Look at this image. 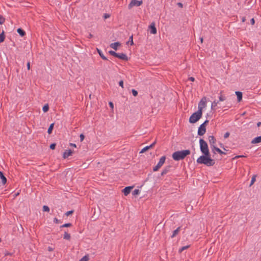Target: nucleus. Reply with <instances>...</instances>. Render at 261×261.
Wrapping results in <instances>:
<instances>
[{
  "instance_id": "35",
  "label": "nucleus",
  "mask_w": 261,
  "mask_h": 261,
  "mask_svg": "<svg viewBox=\"0 0 261 261\" xmlns=\"http://www.w3.org/2000/svg\"><path fill=\"white\" fill-rule=\"evenodd\" d=\"M71 225H72L71 223H66V224L62 225V226H61V227H70Z\"/></svg>"
},
{
  "instance_id": "47",
  "label": "nucleus",
  "mask_w": 261,
  "mask_h": 261,
  "mask_svg": "<svg viewBox=\"0 0 261 261\" xmlns=\"http://www.w3.org/2000/svg\"><path fill=\"white\" fill-rule=\"evenodd\" d=\"M209 121L208 120H206L202 124V125L206 126V125L208 123Z\"/></svg>"
},
{
  "instance_id": "7",
  "label": "nucleus",
  "mask_w": 261,
  "mask_h": 261,
  "mask_svg": "<svg viewBox=\"0 0 261 261\" xmlns=\"http://www.w3.org/2000/svg\"><path fill=\"white\" fill-rule=\"evenodd\" d=\"M208 141L210 143V144L211 145V148L213 147L214 146H215V144L216 142V139L215 138V137L213 136H210L208 137Z\"/></svg>"
},
{
  "instance_id": "9",
  "label": "nucleus",
  "mask_w": 261,
  "mask_h": 261,
  "mask_svg": "<svg viewBox=\"0 0 261 261\" xmlns=\"http://www.w3.org/2000/svg\"><path fill=\"white\" fill-rule=\"evenodd\" d=\"M150 33L152 34L156 33V29L154 23H152L149 27Z\"/></svg>"
},
{
  "instance_id": "57",
  "label": "nucleus",
  "mask_w": 261,
  "mask_h": 261,
  "mask_svg": "<svg viewBox=\"0 0 261 261\" xmlns=\"http://www.w3.org/2000/svg\"><path fill=\"white\" fill-rule=\"evenodd\" d=\"M246 19L245 17H242V22H244L245 21Z\"/></svg>"
},
{
  "instance_id": "23",
  "label": "nucleus",
  "mask_w": 261,
  "mask_h": 261,
  "mask_svg": "<svg viewBox=\"0 0 261 261\" xmlns=\"http://www.w3.org/2000/svg\"><path fill=\"white\" fill-rule=\"evenodd\" d=\"M97 52L99 54V55L100 56V57L103 59V60H107V58L104 56L103 54L102 53V51L100 50V49H97Z\"/></svg>"
},
{
  "instance_id": "52",
  "label": "nucleus",
  "mask_w": 261,
  "mask_h": 261,
  "mask_svg": "<svg viewBox=\"0 0 261 261\" xmlns=\"http://www.w3.org/2000/svg\"><path fill=\"white\" fill-rule=\"evenodd\" d=\"M177 5H178L179 7H180V8H182V6H183L182 4V3H177Z\"/></svg>"
},
{
  "instance_id": "41",
  "label": "nucleus",
  "mask_w": 261,
  "mask_h": 261,
  "mask_svg": "<svg viewBox=\"0 0 261 261\" xmlns=\"http://www.w3.org/2000/svg\"><path fill=\"white\" fill-rule=\"evenodd\" d=\"M80 141H81V142H82V141L84 140V138H85V136H84V134H81L80 135Z\"/></svg>"
},
{
  "instance_id": "2",
  "label": "nucleus",
  "mask_w": 261,
  "mask_h": 261,
  "mask_svg": "<svg viewBox=\"0 0 261 261\" xmlns=\"http://www.w3.org/2000/svg\"><path fill=\"white\" fill-rule=\"evenodd\" d=\"M191 153L190 150H183L181 151H177L174 152L172 154V158L175 161H180L183 160L185 158V157L189 155Z\"/></svg>"
},
{
  "instance_id": "17",
  "label": "nucleus",
  "mask_w": 261,
  "mask_h": 261,
  "mask_svg": "<svg viewBox=\"0 0 261 261\" xmlns=\"http://www.w3.org/2000/svg\"><path fill=\"white\" fill-rule=\"evenodd\" d=\"M0 178L2 179V182L3 185H5L7 182V178L4 176L3 173L0 171Z\"/></svg>"
},
{
  "instance_id": "18",
  "label": "nucleus",
  "mask_w": 261,
  "mask_h": 261,
  "mask_svg": "<svg viewBox=\"0 0 261 261\" xmlns=\"http://www.w3.org/2000/svg\"><path fill=\"white\" fill-rule=\"evenodd\" d=\"M261 142V136L254 138L251 142L252 144H256Z\"/></svg>"
},
{
  "instance_id": "54",
  "label": "nucleus",
  "mask_w": 261,
  "mask_h": 261,
  "mask_svg": "<svg viewBox=\"0 0 261 261\" xmlns=\"http://www.w3.org/2000/svg\"><path fill=\"white\" fill-rule=\"evenodd\" d=\"M243 157H246V156L245 155H237L236 156V158H243Z\"/></svg>"
},
{
  "instance_id": "29",
  "label": "nucleus",
  "mask_w": 261,
  "mask_h": 261,
  "mask_svg": "<svg viewBox=\"0 0 261 261\" xmlns=\"http://www.w3.org/2000/svg\"><path fill=\"white\" fill-rule=\"evenodd\" d=\"M190 247V245H187V246H183L181 248H180L179 249V252H181L182 251H183L184 250L188 249L189 247Z\"/></svg>"
},
{
  "instance_id": "11",
  "label": "nucleus",
  "mask_w": 261,
  "mask_h": 261,
  "mask_svg": "<svg viewBox=\"0 0 261 261\" xmlns=\"http://www.w3.org/2000/svg\"><path fill=\"white\" fill-rule=\"evenodd\" d=\"M206 106V101L205 99L204 98H202L201 100L200 101V102L198 103V110L199 109V108H201V111H202L203 108L205 107Z\"/></svg>"
},
{
  "instance_id": "45",
  "label": "nucleus",
  "mask_w": 261,
  "mask_h": 261,
  "mask_svg": "<svg viewBox=\"0 0 261 261\" xmlns=\"http://www.w3.org/2000/svg\"><path fill=\"white\" fill-rule=\"evenodd\" d=\"M73 213V211H68L66 213L65 215L67 216H68L69 215H70V214H72Z\"/></svg>"
},
{
  "instance_id": "37",
  "label": "nucleus",
  "mask_w": 261,
  "mask_h": 261,
  "mask_svg": "<svg viewBox=\"0 0 261 261\" xmlns=\"http://www.w3.org/2000/svg\"><path fill=\"white\" fill-rule=\"evenodd\" d=\"M5 19L1 15H0V24L4 23Z\"/></svg>"
},
{
  "instance_id": "12",
  "label": "nucleus",
  "mask_w": 261,
  "mask_h": 261,
  "mask_svg": "<svg viewBox=\"0 0 261 261\" xmlns=\"http://www.w3.org/2000/svg\"><path fill=\"white\" fill-rule=\"evenodd\" d=\"M72 154V151L70 149L66 150L63 155L64 159H66Z\"/></svg>"
},
{
  "instance_id": "5",
  "label": "nucleus",
  "mask_w": 261,
  "mask_h": 261,
  "mask_svg": "<svg viewBox=\"0 0 261 261\" xmlns=\"http://www.w3.org/2000/svg\"><path fill=\"white\" fill-rule=\"evenodd\" d=\"M142 1L132 0L128 6V9H130L134 6H140L142 4Z\"/></svg>"
},
{
  "instance_id": "21",
  "label": "nucleus",
  "mask_w": 261,
  "mask_h": 261,
  "mask_svg": "<svg viewBox=\"0 0 261 261\" xmlns=\"http://www.w3.org/2000/svg\"><path fill=\"white\" fill-rule=\"evenodd\" d=\"M180 230V227H177L175 230L173 231V233L171 236V238H173L175 237L179 232Z\"/></svg>"
},
{
  "instance_id": "10",
  "label": "nucleus",
  "mask_w": 261,
  "mask_h": 261,
  "mask_svg": "<svg viewBox=\"0 0 261 261\" xmlns=\"http://www.w3.org/2000/svg\"><path fill=\"white\" fill-rule=\"evenodd\" d=\"M171 168V167L170 166L165 167L161 173V176H164L168 173L170 171Z\"/></svg>"
},
{
  "instance_id": "13",
  "label": "nucleus",
  "mask_w": 261,
  "mask_h": 261,
  "mask_svg": "<svg viewBox=\"0 0 261 261\" xmlns=\"http://www.w3.org/2000/svg\"><path fill=\"white\" fill-rule=\"evenodd\" d=\"M133 187H126L123 190V194L125 196H127L130 192L131 189H132Z\"/></svg>"
},
{
  "instance_id": "33",
  "label": "nucleus",
  "mask_w": 261,
  "mask_h": 261,
  "mask_svg": "<svg viewBox=\"0 0 261 261\" xmlns=\"http://www.w3.org/2000/svg\"><path fill=\"white\" fill-rule=\"evenodd\" d=\"M219 101H223L226 100V97L224 95H221L219 97Z\"/></svg>"
},
{
  "instance_id": "48",
  "label": "nucleus",
  "mask_w": 261,
  "mask_h": 261,
  "mask_svg": "<svg viewBox=\"0 0 261 261\" xmlns=\"http://www.w3.org/2000/svg\"><path fill=\"white\" fill-rule=\"evenodd\" d=\"M189 80L192 82H194L195 81V79L194 77L191 76L189 78Z\"/></svg>"
},
{
  "instance_id": "30",
  "label": "nucleus",
  "mask_w": 261,
  "mask_h": 261,
  "mask_svg": "<svg viewBox=\"0 0 261 261\" xmlns=\"http://www.w3.org/2000/svg\"><path fill=\"white\" fill-rule=\"evenodd\" d=\"M49 110V107H48V105H45V106H43V108H42V110L44 112H46L48 111Z\"/></svg>"
},
{
  "instance_id": "44",
  "label": "nucleus",
  "mask_w": 261,
  "mask_h": 261,
  "mask_svg": "<svg viewBox=\"0 0 261 261\" xmlns=\"http://www.w3.org/2000/svg\"><path fill=\"white\" fill-rule=\"evenodd\" d=\"M54 222L55 223H59L60 222V220L58 219L57 218H55L54 219Z\"/></svg>"
},
{
  "instance_id": "50",
  "label": "nucleus",
  "mask_w": 261,
  "mask_h": 261,
  "mask_svg": "<svg viewBox=\"0 0 261 261\" xmlns=\"http://www.w3.org/2000/svg\"><path fill=\"white\" fill-rule=\"evenodd\" d=\"M27 68L28 70H30V62L27 63Z\"/></svg>"
},
{
  "instance_id": "40",
  "label": "nucleus",
  "mask_w": 261,
  "mask_h": 261,
  "mask_svg": "<svg viewBox=\"0 0 261 261\" xmlns=\"http://www.w3.org/2000/svg\"><path fill=\"white\" fill-rule=\"evenodd\" d=\"M160 168L157 165L153 167V171L155 172L159 170V169Z\"/></svg>"
},
{
  "instance_id": "53",
  "label": "nucleus",
  "mask_w": 261,
  "mask_h": 261,
  "mask_svg": "<svg viewBox=\"0 0 261 261\" xmlns=\"http://www.w3.org/2000/svg\"><path fill=\"white\" fill-rule=\"evenodd\" d=\"M87 37H88V38H92V37H93V35H92V34H91V33H89V34H88V36H87Z\"/></svg>"
},
{
  "instance_id": "38",
  "label": "nucleus",
  "mask_w": 261,
  "mask_h": 261,
  "mask_svg": "<svg viewBox=\"0 0 261 261\" xmlns=\"http://www.w3.org/2000/svg\"><path fill=\"white\" fill-rule=\"evenodd\" d=\"M140 193V191L138 190V189H135L133 192V194L134 195H138Z\"/></svg>"
},
{
  "instance_id": "26",
  "label": "nucleus",
  "mask_w": 261,
  "mask_h": 261,
  "mask_svg": "<svg viewBox=\"0 0 261 261\" xmlns=\"http://www.w3.org/2000/svg\"><path fill=\"white\" fill-rule=\"evenodd\" d=\"M63 238L64 239L69 240L70 239V234L65 231L64 234Z\"/></svg>"
},
{
  "instance_id": "15",
  "label": "nucleus",
  "mask_w": 261,
  "mask_h": 261,
  "mask_svg": "<svg viewBox=\"0 0 261 261\" xmlns=\"http://www.w3.org/2000/svg\"><path fill=\"white\" fill-rule=\"evenodd\" d=\"M165 160H166V156H162L160 158L159 162L157 164V165L159 167L161 168L163 165V164L165 163Z\"/></svg>"
},
{
  "instance_id": "59",
  "label": "nucleus",
  "mask_w": 261,
  "mask_h": 261,
  "mask_svg": "<svg viewBox=\"0 0 261 261\" xmlns=\"http://www.w3.org/2000/svg\"><path fill=\"white\" fill-rule=\"evenodd\" d=\"M200 40H201V42H202V41H203V38H200Z\"/></svg>"
},
{
  "instance_id": "58",
  "label": "nucleus",
  "mask_w": 261,
  "mask_h": 261,
  "mask_svg": "<svg viewBox=\"0 0 261 261\" xmlns=\"http://www.w3.org/2000/svg\"><path fill=\"white\" fill-rule=\"evenodd\" d=\"M260 124H261V122H259L257 123V126H259Z\"/></svg>"
},
{
  "instance_id": "28",
  "label": "nucleus",
  "mask_w": 261,
  "mask_h": 261,
  "mask_svg": "<svg viewBox=\"0 0 261 261\" xmlns=\"http://www.w3.org/2000/svg\"><path fill=\"white\" fill-rule=\"evenodd\" d=\"M256 175H253L251 180V182H250V186H252L254 183V182L255 181V180H256Z\"/></svg>"
},
{
  "instance_id": "55",
  "label": "nucleus",
  "mask_w": 261,
  "mask_h": 261,
  "mask_svg": "<svg viewBox=\"0 0 261 261\" xmlns=\"http://www.w3.org/2000/svg\"><path fill=\"white\" fill-rule=\"evenodd\" d=\"M109 105L112 108H113L114 106L112 102H109Z\"/></svg>"
},
{
  "instance_id": "20",
  "label": "nucleus",
  "mask_w": 261,
  "mask_h": 261,
  "mask_svg": "<svg viewBox=\"0 0 261 261\" xmlns=\"http://www.w3.org/2000/svg\"><path fill=\"white\" fill-rule=\"evenodd\" d=\"M236 94L237 96L238 101H240L242 99V93L240 91H236Z\"/></svg>"
},
{
  "instance_id": "60",
  "label": "nucleus",
  "mask_w": 261,
  "mask_h": 261,
  "mask_svg": "<svg viewBox=\"0 0 261 261\" xmlns=\"http://www.w3.org/2000/svg\"><path fill=\"white\" fill-rule=\"evenodd\" d=\"M10 254H10V253H6V254H5V255H10Z\"/></svg>"
},
{
  "instance_id": "39",
  "label": "nucleus",
  "mask_w": 261,
  "mask_h": 261,
  "mask_svg": "<svg viewBox=\"0 0 261 261\" xmlns=\"http://www.w3.org/2000/svg\"><path fill=\"white\" fill-rule=\"evenodd\" d=\"M132 94L134 96H137V95H138V92L135 90V89H132Z\"/></svg>"
},
{
  "instance_id": "8",
  "label": "nucleus",
  "mask_w": 261,
  "mask_h": 261,
  "mask_svg": "<svg viewBox=\"0 0 261 261\" xmlns=\"http://www.w3.org/2000/svg\"><path fill=\"white\" fill-rule=\"evenodd\" d=\"M116 57L124 61L128 60L127 55L124 53H117Z\"/></svg>"
},
{
  "instance_id": "3",
  "label": "nucleus",
  "mask_w": 261,
  "mask_h": 261,
  "mask_svg": "<svg viewBox=\"0 0 261 261\" xmlns=\"http://www.w3.org/2000/svg\"><path fill=\"white\" fill-rule=\"evenodd\" d=\"M202 112L201 108H199L198 111L194 113L190 116L189 118V122L191 123H195L198 121L202 117Z\"/></svg>"
},
{
  "instance_id": "27",
  "label": "nucleus",
  "mask_w": 261,
  "mask_h": 261,
  "mask_svg": "<svg viewBox=\"0 0 261 261\" xmlns=\"http://www.w3.org/2000/svg\"><path fill=\"white\" fill-rule=\"evenodd\" d=\"M89 259V255H86L80 259L79 261H88Z\"/></svg>"
},
{
  "instance_id": "19",
  "label": "nucleus",
  "mask_w": 261,
  "mask_h": 261,
  "mask_svg": "<svg viewBox=\"0 0 261 261\" xmlns=\"http://www.w3.org/2000/svg\"><path fill=\"white\" fill-rule=\"evenodd\" d=\"M119 45H120V43L119 42H116L111 43L110 46L115 50H117L118 46Z\"/></svg>"
},
{
  "instance_id": "51",
  "label": "nucleus",
  "mask_w": 261,
  "mask_h": 261,
  "mask_svg": "<svg viewBox=\"0 0 261 261\" xmlns=\"http://www.w3.org/2000/svg\"><path fill=\"white\" fill-rule=\"evenodd\" d=\"M70 146H72V147H76V144H75L72 143H70Z\"/></svg>"
},
{
  "instance_id": "1",
  "label": "nucleus",
  "mask_w": 261,
  "mask_h": 261,
  "mask_svg": "<svg viewBox=\"0 0 261 261\" xmlns=\"http://www.w3.org/2000/svg\"><path fill=\"white\" fill-rule=\"evenodd\" d=\"M203 155L200 156L197 160V162L198 164H203L207 166H213L215 162L214 160L211 158L210 153L206 154V153H203Z\"/></svg>"
},
{
  "instance_id": "31",
  "label": "nucleus",
  "mask_w": 261,
  "mask_h": 261,
  "mask_svg": "<svg viewBox=\"0 0 261 261\" xmlns=\"http://www.w3.org/2000/svg\"><path fill=\"white\" fill-rule=\"evenodd\" d=\"M133 35H132V36L129 37V40H128V41H127V44L130 43V44L131 45H132L134 44L133 40Z\"/></svg>"
},
{
  "instance_id": "6",
  "label": "nucleus",
  "mask_w": 261,
  "mask_h": 261,
  "mask_svg": "<svg viewBox=\"0 0 261 261\" xmlns=\"http://www.w3.org/2000/svg\"><path fill=\"white\" fill-rule=\"evenodd\" d=\"M206 132V126L201 124L198 129V135L203 136Z\"/></svg>"
},
{
  "instance_id": "24",
  "label": "nucleus",
  "mask_w": 261,
  "mask_h": 261,
  "mask_svg": "<svg viewBox=\"0 0 261 261\" xmlns=\"http://www.w3.org/2000/svg\"><path fill=\"white\" fill-rule=\"evenodd\" d=\"M5 39V32L4 31L0 34V43L4 41Z\"/></svg>"
},
{
  "instance_id": "43",
  "label": "nucleus",
  "mask_w": 261,
  "mask_h": 261,
  "mask_svg": "<svg viewBox=\"0 0 261 261\" xmlns=\"http://www.w3.org/2000/svg\"><path fill=\"white\" fill-rule=\"evenodd\" d=\"M229 135H230V133H229V132H226V133L224 134V138L225 139H226V138H228V137H229Z\"/></svg>"
},
{
  "instance_id": "4",
  "label": "nucleus",
  "mask_w": 261,
  "mask_h": 261,
  "mask_svg": "<svg viewBox=\"0 0 261 261\" xmlns=\"http://www.w3.org/2000/svg\"><path fill=\"white\" fill-rule=\"evenodd\" d=\"M200 149L202 153H210L208 148V145L206 141L203 139H200L199 140Z\"/></svg>"
},
{
  "instance_id": "36",
  "label": "nucleus",
  "mask_w": 261,
  "mask_h": 261,
  "mask_svg": "<svg viewBox=\"0 0 261 261\" xmlns=\"http://www.w3.org/2000/svg\"><path fill=\"white\" fill-rule=\"evenodd\" d=\"M43 211L44 212H49V208L48 206L44 205L43 206Z\"/></svg>"
},
{
  "instance_id": "16",
  "label": "nucleus",
  "mask_w": 261,
  "mask_h": 261,
  "mask_svg": "<svg viewBox=\"0 0 261 261\" xmlns=\"http://www.w3.org/2000/svg\"><path fill=\"white\" fill-rule=\"evenodd\" d=\"M156 142L154 141V142H153L151 145H150L149 146H145V147H144L142 150L140 152V153H143L144 152H145L146 151H147L148 149H149V148L152 147L155 144Z\"/></svg>"
},
{
  "instance_id": "42",
  "label": "nucleus",
  "mask_w": 261,
  "mask_h": 261,
  "mask_svg": "<svg viewBox=\"0 0 261 261\" xmlns=\"http://www.w3.org/2000/svg\"><path fill=\"white\" fill-rule=\"evenodd\" d=\"M56 144L55 143H52L50 145V148L51 149H54L56 147Z\"/></svg>"
},
{
  "instance_id": "25",
  "label": "nucleus",
  "mask_w": 261,
  "mask_h": 261,
  "mask_svg": "<svg viewBox=\"0 0 261 261\" xmlns=\"http://www.w3.org/2000/svg\"><path fill=\"white\" fill-rule=\"evenodd\" d=\"M54 123H51L49 125V126L48 128V130H47V133L48 134H50L52 133V131H53V128H54Z\"/></svg>"
},
{
  "instance_id": "32",
  "label": "nucleus",
  "mask_w": 261,
  "mask_h": 261,
  "mask_svg": "<svg viewBox=\"0 0 261 261\" xmlns=\"http://www.w3.org/2000/svg\"><path fill=\"white\" fill-rule=\"evenodd\" d=\"M218 101H214L212 103V106H211V109H213L214 107H215L216 106H217V104L218 103Z\"/></svg>"
},
{
  "instance_id": "46",
  "label": "nucleus",
  "mask_w": 261,
  "mask_h": 261,
  "mask_svg": "<svg viewBox=\"0 0 261 261\" xmlns=\"http://www.w3.org/2000/svg\"><path fill=\"white\" fill-rule=\"evenodd\" d=\"M119 85L120 86H121L122 88H124V87H123V81L122 80H121L120 81H119Z\"/></svg>"
},
{
  "instance_id": "34",
  "label": "nucleus",
  "mask_w": 261,
  "mask_h": 261,
  "mask_svg": "<svg viewBox=\"0 0 261 261\" xmlns=\"http://www.w3.org/2000/svg\"><path fill=\"white\" fill-rule=\"evenodd\" d=\"M109 53L111 55L113 56H114V57H116V56H117V53H116L115 51H113V50H110V51H109Z\"/></svg>"
},
{
  "instance_id": "14",
  "label": "nucleus",
  "mask_w": 261,
  "mask_h": 261,
  "mask_svg": "<svg viewBox=\"0 0 261 261\" xmlns=\"http://www.w3.org/2000/svg\"><path fill=\"white\" fill-rule=\"evenodd\" d=\"M212 150L214 153H216L215 151H217L220 154H225V152L222 151L220 149L217 147L216 146H214L212 148Z\"/></svg>"
},
{
  "instance_id": "49",
  "label": "nucleus",
  "mask_w": 261,
  "mask_h": 261,
  "mask_svg": "<svg viewBox=\"0 0 261 261\" xmlns=\"http://www.w3.org/2000/svg\"><path fill=\"white\" fill-rule=\"evenodd\" d=\"M250 22H251V24H252V25L254 24L255 23V20H254V18H252L250 20Z\"/></svg>"
},
{
  "instance_id": "56",
  "label": "nucleus",
  "mask_w": 261,
  "mask_h": 261,
  "mask_svg": "<svg viewBox=\"0 0 261 261\" xmlns=\"http://www.w3.org/2000/svg\"><path fill=\"white\" fill-rule=\"evenodd\" d=\"M109 16H109V14H105V18H107L109 17Z\"/></svg>"
},
{
  "instance_id": "22",
  "label": "nucleus",
  "mask_w": 261,
  "mask_h": 261,
  "mask_svg": "<svg viewBox=\"0 0 261 261\" xmlns=\"http://www.w3.org/2000/svg\"><path fill=\"white\" fill-rule=\"evenodd\" d=\"M17 32L19 34V35L21 37H23L25 35V31L21 28H18L17 30Z\"/></svg>"
}]
</instances>
